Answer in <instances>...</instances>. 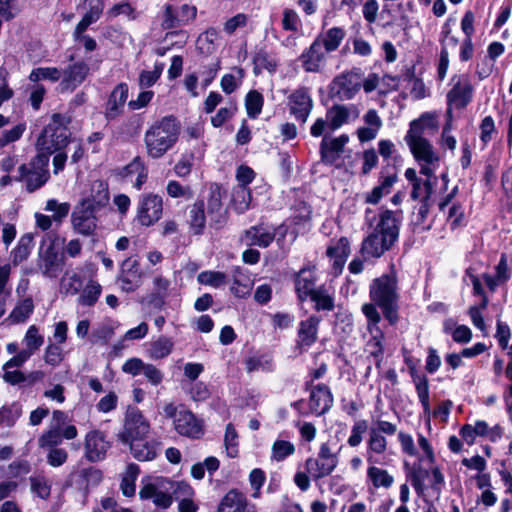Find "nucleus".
Returning a JSON list of instances; mask_svg holds the SVG:
<instances>
[{"instance_id":"47","label":"nucleus","mask_w":512,"mask_h":512,"mask_svg":"<svg viewBox=\"0 0 512 512\" xmlns=\"http://www.w3.org/2000/svg\"><path fill=\"white\" fill-rule=\"evenodd\" d=\"M226 194L227 192L222 189L220 184H212L207 199V212L225 210L223 207L222 199L226 196Z\"/></svg>"},{"instance_id":"27","label":"nucleus","mask_w":512,"mask_h":512,"mask_svg":"<svg viewBox=\"0 0 512 512\" xmlns=\"http://www.w3.org/2000/svg\"><path fill=\"white\" fill-rule=\"evenodd\" d=\"M311 375V380L306 382V390L310 391L309 402H306L304 399H300L295 401L292 406L300 412H304L308 407L311 412L320 415V413L317 412L320 405V397L318 396V393H320V384L313 385V380L320 378V368L314 369Z\"/></svg>"},{"instance_id":"63","label":"nucleus","mask_w":512,"mask_h":512,"mask_svg":"<svg viewBox=\"0 0 512 512\" xmlns=\"http://www.w3.org/2000/svg\"><path fill=\"white\" fill-rule=\"evenodd\" d=\"M495 276L500 282L507 283L512 276V268L508 263L507 253H501L499 261L495 266Z\"/></svg>"},{"instance_id":"45","label":"nucleus","mask_w":512,"mask_h":512,"mask_svg":"<svg viewBox=\"0 0 512 512\" xmlns=\"http://www.w3.org/2000/svg\"><path fill=\"white\" fill-rule=\"evenodd\" d=\"M61 75V70L57 67H37L32 69L28 78L31 82H39L41 80L57 82L60 80Z\"/></svg>"},{"instance_id":"43","label":"nucleus","mask_w":512,"mask_h":512,"mask_svg":"<svg viewBox=\"0 0 512 512\" xmlns=\"http://www.w3.org/2000/svg\"><path fill=\"white\" fill-rule=\"evenodd\" d=\"M447 221L452 231L466 226L465 208L462 203L459 201L452 203L448 210Z\"/></svg>"},{"instance_id":"13","label":"nucleus","mask_w":512,"mask_h":512,"mask_svg":"<svg viewBox=\"0 0 512 512\" xmlns=\"http://www.w3.org/2000/svg\"><path fill=\"white\" fill-rule=\"evenodd\" d=\"M129 86L126 82L118 83L108 95L105 103L104 117L110 122L123 114L128 99Z\"/></svg>"},{"instance_id":"62","label":"nucleus","mask_w":512,"mask_h":512,"mask_svg":"<svg viewBox=\"0 0 512 512\" xmlns=\"http://www.w3.org/2000/svg\"><path fill=\"white\" fill-rule=\"evenodd\" d=\"M178 9L180 18H176L177 21L170 20L171 26H185L196 18L197 8L195 6L184 3Z\"/></svg>"},{"instance_id":"41","label":"nucleus","mask_w":512,"mask_h":512,"mask_svg":"<svg viewBox=\"0 0 512 512\" xmlns=\"http://www.w3.org/2000/svg\"><path fill=\"white\" fill-rule=\"evenodd\" d=\"M22 415V406L19 402H13L11 405H4L0 408V425L11 428L15 425L18 418Z\"/></svg>"},{"instance_id":"46","label":"nucleus","mask_w":512,"mask_h":512,"mask_svg":"<svg viewBox=\"0 0 512 512\" xmlns=\"http://www.w3.org/2000/svg\"><path fill=\"white\" fill-rule=\"evenodd\" d=\"M244 364L248 373L257 371L260 368L266 371L273 370V359L267 354L250 356L245 360Z\"/></svg>"},{"instance_id":"44","label":"nucleus","mask_w":512,"mask_h":512,"mask_svg":"<svg viewBox=\"0 0 512 512\" xmlns=\"http://www.w3.org/2000/svg\"><path fill=\"white\" fill-rule=\"evenodd\" d=\"M102 293L101 285L93 280H90L84 287L80 297L79 303L83 306H94Z\"/></svg>"},{"instance_id":"34","label":"nucleus","mask_w":512,"mask_h":512,"mask_svg":"<svg viewBox=\"0 0 512 512\" xmlns=\"http://www.w3.org/2000/svg\"><path fill=\"white\" fill-rule=\"evenodd\" d=\"M244 106L247 116L250 119H257L264 106L263 94L255 89L249 90L244 98Z\"/></svg>"},{"instance_id":"17","label":"nucleus","mask_w":512,"mask_h":512,"mask_svg":"<svg viewBox=\"0 0 512 512\" xmlns=\"http://www.w3.org/2000/svg\"><path fill=\"white\" fill-rule=\"evenodd\" d=\"M149 423L138 409L127 414L124 430L118 434L121 442L131 441L132 437L146 436L149 431Z\"/></svg>"},{"instance_id":"55","label":"nucleus","mask_w":512,"mask_h":512,"mask_svg":"<svg viewBox=\"0 0 512 512\" xmlns=\"http://www.w3.org/2000/svg\"><path fill=\"white\" fill-rule=\"evenodd\" d=\"M26 128V123L20 122L13 126L11 129L4 130L2 132V135L0 136V148H4L10 143L16 142L19 139H21L24 132L26 131Z\"/></svg>"},{"instance_id":"61","label":"nucleus","mask_w":512,"mask_h":512,"mask_svg":"<svg viewBox=\"0 0 512 512\" xmlns=\"http://www.w3.org/2000/svg\"><path fill=\"white\" fill-rule=\"evenodd\" d=\"M84 468L71 472L65 480L64 487H75L78 491L87 493L89 491Z\"/></svg>"},{"instance_id":"54","label":"nucleus","mask_w":512,"mask_h":512,"mask_svg":"<svg viewBox=\"0 0 512 512\" xmlns=\"http://www.w3.org/2000/svg\"><path fill=\"white\" fill-rule=\"evenodd\" d=\"M63 441L61 430L50 428L38 438V445L42 449L58 447Z\"/></svg>"},{"instance_id":"33","label":"nucleus","mask_w":512,"mask_h":512,"mask_svg":"<svg viewBox=\"0 0 512 512\" xmlns=\"http://www.w3.org/2000/svg\"><path fill=\"white\" fill-rule=\"evenodd\" d=\"M121 272L126 274L122 276L121 282L123 284V289L126 291H133L134 285L133 280L140 278L141 270L140 263L137 259H133L132 257L126 258L121 265Z\"/></svg>"},{"instance_id":"49","label":"nucleus","mask_w":512,"mask_h":512,"mask_svg":"<svg viewBox=\"0 0 512 512\" xmlns=\"http://www.w3.org/2000/svg\"><path fill=\"white\" fill-rule=\"evenodd\" d=\"M32 493L37 497L47 500L51 495V484L45 476H31L29 478Z\"/></svg>"},{"instance_id":"51","label":"nucleus","mask_w":512,"mask_h":512,"mask_svg":"<svg viewBox=\"0 0 512 512\" xmlns=\"http://www.w3.org/2000/svg\"><path fill=\"white\" fill-rule=\"evenodd\" d=\"M173 350V342L166 336H160L151 344V355L155 359L167 357Z\"/></svg>"},{"instance_id":"53","label":"nucleus","mask_w":512,"mask_h":512,"mask_svg":"<svg viewBox=\"0 0 512 512\" xmlns=\"http://www.w3.org/2000/svg\"><path fill=\"white\" fill-rule=\"evenodd\" d=\"M479 130V138L483 148H485L492 141L493 134L497 133L493 117L490 115L485 116L479 124Z\"/></svg>"},{"instance_id":"35","label":"nucleus","mask_w":512,"mask_h":512,"mask_svg":"<svg viewBox=\"0 0 512 512\" xmlns=\"http://www.w3.org/2000/svg\"><path fill=\"white\" fill-rule=\"evenodd\" d=\"M33 240L34 238L31 233H26L20 237L16 247L11 252L14 265L22 263L29 257L33 247Z\"/></svg>"},{"instance_id":"22","label":"nucleus","mask_w":512,"mask_h":512,"mask_svg":"<svg viewBox=\"0 0 512 512\" xmlns=\"http://www.w3.org/2000/svg\"><path fill=\"white\" fill-rule=\"evenodd\" d=\"M290 114L305 122L312 108V100L306 88L295 90L288 98Z\"/></svg>"},{"instance_id":"10","label":"nucleus","mask_w":512,"mask_h":512,"mask_svg":"<svg viewBox=\"0 0 512 512\" xmlns=\"http://www.w3.org/2000/svg\"><path fill=\"white\" fill-rule=\"evenodd\" d=\"M361 70L354 68L350 72L342 73L334 78L330 84L331 97H337L340 100H350L360 90Z\"/></svg>"},{"instance_id":"28","label":"nucleus","mask_w":512,"mask_h":512,"mask_svg":"<svg viewBox=\"0 0 512 512\" xmlns=\"http://www.w3.org/2000/svg\"><path fill=\"white\" fill-rule=\"evenodd\" d=\"M387 449V439L379 433L374 427L369 429V438L367 440L366 460L369 464H378L379 460L374 456L383 454Z\"/></svg>"},{"instance_id":"16","label":"nucleus","mask_w":512,"mask_h":512,"mask_svg":"<svg viewBox=\"0 0 512 512\" xmlns=\"http://www.w3.org/2000/svg\"><path fill=\"white\" fill-rule=\"evenodd\" d=\"M350 254V243L347 237L342 236L337 241H332L326 249V255L332 262L331 273L333 277L342 274L347 258Z\"/></svg>"},{"instance_id":"3","label":"nucleus","mask_w":512,"mask_h":512,"mask_svg":"<svg viewBox=\"0 0 512 512\" xmlns=\"http://www.w3.org/2000/svg\"><path fill=\"white\" fill-rule=\"evenodd\" d=\"M181 132V124L176 116L166 115L146 130L144 143L148 157L159 159L177 143Z\"/></svg>"},{"instance_id":"31","label":"nucleus","mask_w":512,"mask_h":512,"mask_svg":"<svg viewBox=\"0 0 512 512\" xmlns=\"http://www.w3.org/2000/svg\"><path fill=\"white\" fill-rule=\"evenodd\" d=\"M430 473L431 470L429 471L428 469L422 467L421 459H419V461L414 462L412 468L406 474L407 480L410 481L412 487L414 488L418 496L424 495L427 489V486L425 485L424 481L426 478L429 477Z\"/></svg>"},{"instance_id":"11","label":"nucleus","mask_w":512,"mask_h":512,"mask_svg":"<svg viewBox=\"0 0 512 512\" xmlns=\"http://www.w3.org/2000/svg\"><path fill=\"white\" fill-rule=\"evenodd\" d=\"M111 442L107 440L105 432L94 429L85 436V456L90 462H98L105 459Z\"/></svg>"},{"instance_id":"14","label":"nucleus","mask_w":512,"mask_h":512,"mask_svg":"<svg viewBox=\"0 0 512 512\" xmlns=\"http://www.w3.org/2000/svg\"><path fill=\"white\" fill-rule=\"evenodd\" d=\"M253 74L259 76L264 70L270 74L276 73L279 60L277 54L268 45H256L252 55Z\"/></svg>"},{"instance_id":"32","label":"nucleus","mask_w":512,"mask_h":512,"mask_svg":"<svg viewBox=\"0 0 512 512\" xmlns=\"http://www.w3.org/2000/svg\"><path fill=\"white\" fill-rule=\"evenodd\" d=\"M320 34H318L309 49L305 50L300 60L302 67L307 72H317L320 67Z\"/></svg>"},{"instance_id":"1","label":"nucleus","mask_w":512,"mask_h":512,"mask_svg":"<svg viewBox=\"0 0 512 512\" xmlns=\"http://www.w3.org/2000/svg\"><path fill=\"white\" fill-rule=\"evenodd\" d=\"M370 302L364 303L361 311L369 326L379 325L382 316L390 326H396L400 320L399 280L395 265L390 271L374 278L369 284Z\"/></svg>"},{"instance_id":"19","label":"nucleus","mask_w":512,"mask_h":512,"mask_svg":"<svg viewBox=\"0 0 512 512\" xmlns=\"http://www.w3.org/2000/svg\"><path fill=\"white\" fill-rule=\"evenodd\" d=\"M217 512H256V510L243 492L230 489L221 499Z\"/></svg>"},{"instance_id":"39","label":"nucleus","mask_w":512,"mask_h":512,"mask_svg":"<svg viewBox=\"0 0 512 512\" xmlns=\"http://www.w3.org/2000/svg\"><path fill=\"white\" fill-rule=\"evenodd\" d=\"M72 223L75 230L84 236H92L94 237L97 225L96 219L82 215L76 214L75 212L72 214Z\"/></svg>"},{"instance_id":"7","label":"nucleus","mask_w":512,"mask_h":512,"mask_svg":"<svg viewBox=\"0 0 512 512\" xmlns=\"http://www.w3.org/2000/svg\"><path fill=\"white\" fill-rule=\"evenodd\" d=\"M162 214V196L152 192L144 193L139 197L134 221L143 227H150L161 219Z\"/></svg>"},{"instance_id":"64","label":"nucleus","mask_w":512,"mask_h":512,"mask_svg":"<svg viewBox=\"0 0 512 512\" xmlns=\"http://www.w3.org/2000/svg\"><path fill=\"white\" fill-rule=\"evenodd\" d=\"M45 209L47 211L54 212L53 219L55 221H61L68 215L70 204L67 202L59 203L56 199H49L46 203Z\"/></svg>"},{"instance_id":"15","label":"nucleus","mask_w":512,"mask_h":512,"mask_svg":"<svg viewBox=\"0 0 512 512\" xmlns=\"http://www.w3.org/2000/svg\"><path fill=\"white\" fill-rule=\"evenodd\" d=\"M397 178L396 166L387 163L380 171L379 185L375 186L366 195L365 202L372 205L378 204L384 195L390 193V189L397 181Z\"/></svg>"},{"instance_id":"2","label":"nucleus","mask_w":512,"mask_h":512,"mask_svg":"<svg viewBox=\"0 0 512 512\" xmlns=\"http://www.w3.org/2000/svg\"><path fill=\"white\" fill-rule=\"evenodd\" d=\"M402 211L381 208L374 229L363 238L359 253L364 260L378 259L391 250L398 242L402 219L397 217Z\"/></svg>"},{"instance_id":"21","label":"nucleus","mask_w":512,"mask_h":512,"mask_svg":"<svg viewBox=\"0 0 512 512\" xmlns=\"http://www.w3.org/2000/svg\"><path fill=\"white\" fill-rule=\"evenodd\" d=\"M89 71V66L84 61L69 64L63 70V77L60 83L62 89L74 91L86 80Z\"/></svg>"},{"instance_id":"38","label":"nucleus","mask_w":512,"mask_h":512,"mask_svg":"<svg viewBox=\"0 0 512 512\" xmlns=\"http://www.w3.org/2000/svg\"><path fill=\"white\" fill-rule=\"evenodd\" d=\"M232 70L236 75L230 73L224 74L220 81V86L227 95L235 92L245 77V70L242 67L234 66Z\"/></svg>"},{"instance_id":"52","label":"nucleus","mask_w":512,"mask_h":512,"mask_svg":"<svg viewBox=\"0 0 512 512\" xmlns=\"http://www.w3.org/2000/svg\"><path fill=\"white\" fill-rule=\"evenodd\" d=\"M232 200L238 213H243L249 209L251 201V191L248 187H238L232 194Z\"/></svg>"},{"instance_id":"56","label":"nucleus","mask_w":512,"mask_h":512,"mask_svg":"<svg viewBox=\"0 0 512 512\" xmlns=\"http://www.w3.org/2000/svg\"><path fill=\"white\" fill-rule=\"evenodd\" d=\"M224 444L228 457L235 458L238 456V434L232 423L226 426Z\"/></svg>"},{"instance_id":"29","label":"nucleus","mask_w":512,"mask_h":512,"mask_svg":"<svg viewBox=\"0 0 512 512\" xmlns=\"http://www.w3.org/2000/svg\"><path fill=\"white\" fill-rule=\"evenodd\" d=\"M189 229L193 235L204 234L206 227L205 202L203 199L196 200L189 206Z\"/></svg>"},{"instance_id":"37","label":"nucleus","mask_w":512,"mask_h":512,"mask_svg":"<svg viewBox=\"0 0 512 512\" xmlns=\"http://www.w3.org/2000/svg\"><path fill=\"white\" fill-rule=\"evenodd\" d=\"M367 478L374 488H390L394 482L393 476L390 475L387 470L378 468L375 464H371V466L368 467Z\"/></svg>"},{"instance_id":"5","label":"nucleus","mask_w":512,"mask_h":512,"mask_svg":"<svg viewBox=\"0 0 512 512\" xmlns=\"http://www.w3.org/2000/svg\"><path fill=\"white\" fill-rule=\"evenodd\" d=\"M49 162L48 158L36 152L28 163L18 167V175L14 177V181L24 183L27 192H35L50 179Z\"/></svg>"},{"instance_id":"50","label":"nucleus","mask_w":512,"mask_h":512,"mask_svg":"<svg viewBox=\"0 0 512 512\" xmlns=\"http://www.w3.org/2000/svg\"><path fill=\"white\" fill-rule=\"evenodd\" d=\"M197 280L202 285L219 288L228 282V277L224 272L220 271H203L201 272Z\"/></svg>"},{"instance_id":"25","label":"nucleus","mask_w":512,"mask_h":512,"mask_svg":"<svg viewBox=\"0 0 512 512\" xmlns=\"http://www.w3.org/2000/svg\"><path fill=\"white\" fill-rule=\"evenodd\" d=\"M411 154L417 162H424L431 165L439 161V156L434 151V147L427 138L411 139L405 141Z\"/></svg>"},{"instance_id":"6","label":"nucleus","mask_w":512,"mask_h":512,"mask_svg":"<svg viewBox=\"0 0 512 512\" xmlns=\"http://www.w3.org/2000/svg\"><path fill=\"white\" fill-rule=\"evenodd\" d=\"M59 237L55 232H47L40 246L39 267L48 278H57L65 267V256L59 251Z\"/></svg>"},{"instance_id":"24","label":"nucleus","mask_w":512,"mask_h":512,"mask_svg":"<svg viewBox=\"0 0 512 512\" xmlns=\"http://www.w3.org/2000/svg\"><path fill=\"white\" fill-rule=\"evenodd\" d=\"M283 230L280 234L281 237H285L286 228L279 226L276 229L267 230L263 227V224L251 226L245 231V236L249 240L250 245H256L262 248L268 247L275 239L278 231Z\"/></svg>"},{"instance_id":"23","label":"nucleus","mask_w":512,"mask_h":512,"mask_svg":"<svg viewBox=\"0 0 512 512\" xmlns=\"http://www.w3.org/2000/svg\"><path fill=\"white\" fill-rule=\"evenodd\" d=\"M175 430L182 436L199 438L202 434V426L195 414L187 409L180 410L174 420Z\"/></svg>"},{"instance_id":"48","label":"nucleus","mask_w":512,"mask_h":512,"mask_svg":"<svg viewBox=\"0 0 512 512\" xmlns=\"http://www.w3.org/2000/svg\"><path fill=\"white\" fill-rule=\"evenodd\" d=\"M367 329L372 334L367 344L369 347H371L370 355H376L377 353L384 354L385 334L383 330L379 327V325L369 326L368 322Z\"/></svg>"},{"instance_id":"42","label":"nucleus","mask_w":512,"mask_h":512,"mask_svg":"<svg viewBox=\"0 0 512 512\" xmlns=\"http://www.w3.org/2000/svg\"><path fill=\"white\" fill-rule=\"evenodd\" d=\"M103 3L104 2H97L95 5L90 6L89 10L83 15L82 19L75 27L77 34L85 32L91 24L100 19L104 9Z\"/></svg>"},{"instance_id":"20","label":"nucleus","mask_w":512,"mask_h":512,"mask_svg":"<svg viewBox=\"0 0 512 512\" xmlns=\"http://www.w3.org/2000/svg\"><path fill=\"white\" fill-rule=\"evenodd\" d=\"M474 20V13L471 10L466 11L461 20V30L465 36L461 41L459 49V60L461 62H468L474 56V44L472 40L475 33Z\"/></svg>"},{"instance_id":"58","label":"nucleus","mask_w":512,"mask_h":512,"mask_svg":"<svg viewBox=\"0 0 512 512\" xmlns=\"http://www.w3.org/2000/svg\"><path fill=\"white\" fill-rule=\"evenodd\" d=\"M368 430V421L365 419H360L355 421L352 426L351 434L347 440V444L350 447H357L363 440V434H365Z\"/></svg>"},{"instance_id":"18","label":"nucleus","mask_w":512,"mask_h":512,"mask_svg":"<svg viewBox=\"0 0 512 512\" xmlns=\"http://www.w3.org/2000/svg\"><path fill=\"white\" fill-rule=\"evenodd\" d=\"M122 443L129 445L132 456L140 462L154 460L161 445L160 441L156 439L147 440L145 436L132 437L131 441Z\"/></svg>"},{"instance_id":"30","label":"nucleus","mask_w":512,"mask_h":512,"mask_svg":"<svg viewBox=\"0 0 512 512\" xmlns=\"http://www.w3.org/2000/svg\"><path fill=\"white\" fill-rule=\"evenodd\" d=\"M319 319L316 316H310L299 324L297 343L303 347H310L317 340V326Z\"/></svg>"},{"instance_id":"40","label":"nucleus","mask_w":512,"mask_h":512,"mask_svg":"<svg viewBox=\"0 0 512 512\" xmlns=\"http://www.w3.org/2000/svg\"><path fill=\"white\" fill-rule=\"evenodd\" d=\"M34 311V303L31 297H26L16 304L11 311L9 318L14 323L25 322Z\"/></svg>"},{"instance_id":"26","label":"nucleus","mask_w":512,"mask_h":512,"mask_svg":"<svg viewBox=\"0 0 512 512\" xmlns=\"http://www.w3.org/2000/svg\"><path fill=\"white\" fill-rule=\"evenodd\" d=\"M350 112L345 105L334 104L326 111V119H322V133L325 130L334 132L349 122Z\"/></svg>"},{"instance_id":"8","label":"nucleus","mask_w":512,"mask_h":512,"mask_svg":"<svg viewBox=\"0 0 512 512\" xmlns=\"http://www.w3.org/2000/svg\"><path fill=\"white\" fill-rule=\"evenodd\" d=\"M316 281L314 269L302 268L295 275V291L300 302L309 298L314 303V309L320 311V288L316 286Z\"/></svg>"},{"instance_id":"36","label":"nucleus","mask_w":512,"mask_h":512,"mask_svg":"<svg viewBox=\"0 0 512 512\" xmlns=\"http://www.w3.org/2000/svg\"><path fill=\"white\" fill-rule=\"evenodd\" d=\"M233 283L230 287L231 293L238 298H245L250 294L251 285L248 277H246L240 266H236L232 270Z\"/></svg>"},{"instance_id":"57","label":"nucleus","mask_w":512,"mask_h":512,"mask_svg":"<svg viewBox=\"0 0 512 512\" xmlns=\"http://www.w3.org/2000/svg\"><path fill=\"white\" fill-rule=\"evenodd\" d=\"M344 36L345 32L342 28L333 27L327 31L325 38L322 39V45L327 51H334L339 47Z\"/></svg>"},{"instance_id":"9","label":"nucleus","mask_w":512,"mask_h":512,"mask_svg":"<svg viewBox=\"0 0 512 512\" xmlns=\"http://www.w3.org/2000/svg\"><path fill=\"white\" fill-rule=\"evenodd\" d=\"M452 88L446 94L447 106H455L456 110L465 109L473 100L474 87L467 74L453 75Z\"/></svg>"},{"instance_id":"12","label":"nucleus","mask_w":512,"mask_h":512,"mask_svg":"<svg viewBox=\"0 0 512 512\" xmlns=\"http://www.w3.org/2000/svg\"><path fill=\"white\" fill-rule=\"evenodd\" d=\"M348 142L349 136L347 134H341L329 141L324 136L322 138V163L340 168L343 165L342 154Z\"/></svg>"},{"instance_id":"60","label":"nucleus","mask_w":512,"mask_h":512,"mask_svg":"<svg viewBox=\"0 0 512 512\" xmlns=\"http://www.w3.org/2000/svg\"><path fill=\"white\" fill-rule=\"evenodd\" d=\"M294 452V445L286 440H276L272 446V458L276 461H283Z\"/></svg>"},{"instance_id":"4","label":"nucleus","mask_w":512,"mask_h":512,"mask_svg":"<svg viewBox=\"0 0 512 512\" xmlns=\"http://www.w3.org/2000/svg\"><path fill=\"white\" fill-rule=\"evenodd\" d=\"M71 118L61 113H53L49 122L43 127L35 142L38 154L50 160V157L59 150H65L71 141L72 133L69 129Z\"/></svg>"},{"instance_id":"59","label":"nucleus","mask_w":512,"mask_h":512,"mask_svg":"<svg viewBox=\"0 0 512 512\" xmlns=\"http://www.w3.org/2000/svg\"><path fill=\"white\" fill-rule=\"evenodd\" d=\"M26 343V351H31V354L38 350L44 343V338L39 334V330L35 325H31L24 337Z\"/></svg>"}]
</instances>
